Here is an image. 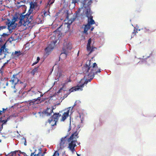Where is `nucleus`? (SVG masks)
I'll return each instance as SVG.
<instances>
[{
  "instance_id": "nucleus-1",
  "label": "nucleus",
  "mask_w": 156,
  "mask_h": 156,
  "mask_svg": "<svg viewBox=\"0 0 156 156\" xmlns=\"http://www.w3.org/2000/svg\"><path fill=\"white\" fill-rule=\"evenodd\" d=\"M37 6V2H31L30 3V8L29 12L25 15H23L24 13L19 15V16L17 17H14V22H11L9 20H8V21L5 22L6 25H8V29H9L12 25L14 23L17 21L18 19L19 20L18 24L21 26L23 25L27 28L31 29L35 25L33 20L34 19L33 15L31 14L33 9Z\"/></svg>"
},
{
  "instance_id": "nucleus-2",
  "label": "nucleus",
  "mask_w": 156,
  "mask_h": 156,
  "mask_svg": "<svg viewBox=\"0 0 156 156\" xmlns=\"http://www.w3.org/2000/svg\"><path fill=\"white\" fill-rule=\"evenodd\" d=\"M91 60H88L85 65L82 67L83 72L85 75L84 77L87 79V81H85L84 83L80 86L72 87L69 90L68 94L65 95L64 97H66L71 92L78 90L81 87H83L85 83L87 84L88 82H90L93 79L95 74L100 72V69H98L96 63H93L92 65H91Z\"/></svg>"
},
{
  "instance_id": "nucleus-3",
  "label": "nucleus",
  "mask_w": 156,
  "mask_h": 156,
  "mask_svg": "<svg viewBox=\"0 0 156 156\" xmlns=\"http://www.w3.org/2000/svg\"><path fill=\"white\" fill-rule=\"evenodd\" d=\"M70 108V107L68 108L66 111L62 113V115L61 114H59V113H54L53 115L48 119L47 122L48 123L50 124L52 127L56 126V125L57 122L59 117L61 116V118L60 119V121L61 122L64 121L69 116V110Z\"/></svg>"
},
{
  "instance_id": "nucleus-4",
  "label": "nucleus",
  "mask_w": 156,
  "mask_h": 156,
  "mask_svg": "<svg viewBox=\"0 0 156 156\" xmlns=\"http://www.w3.org/2000/svg\"><path fill=\"white\" fill-rule=\"evenodd\" d=\"M78 133L77 131H76L68 139L67 141L68 143V148L73 152L75 151V147L76 146L77 139L78 138Z\"/></svg>"
},
{
  "instance_id": "nucleus-5",
  "label": "nucleus",
  "mask_w": 156,
  "mask_h": 156,
  "mask_svg": "<svg viewBox=\"0 0 156 156\" xmlns=\"http://www.w3.org/2000/svg\"><path fill=\"white\" fill-rule=\"evenodd\" d=\"M18 76L19 75L18 74L13 75L11 78V80L10 81L15 85H20L23 87H26L25 84L20 80L18 78Z\"/></svg>"
},
{
  "instance_id": "nucleus-6",
  "label": "nucleus",
  "mask_w": 156,
  "mask_h": 156,
  "mask_svg": "<svg viewBox=\"0 0 156 156\" xmlns=\"http://www.w3.org/2000/svg\"><path fill=\"white\" fill-rule=\"evenodd\" d=\"M72 46L71 43L65 42L63 44V53L67 55L69 51L71 50Z\"/></svg>"
},
{
  "instance_id": "nucleus-7",
  "label": "nucleus",
  "mask_w": 156,
  "mask_h": 156,
  "mask_svg": "<svg viewBox=\"0 0 156 156\" xmlns=\"http://www.w3.org/2000/svg\"><path fill=\"white\" fill-rule=\"evenodd\" d=\"M95 22L94 20L92 19V17L90 19L87 20V24L84 25V33L85 34H88L87 31L91 28V25L94 24Z\"/></svg>"
},
{
  "instance_id": "nucleus-8",
  "label": "nucleus",
  "mask_w": 156,
  "mask_h": 156,
  "mask_svg": "<svg viewBox=\"0 0 156 156\" xmlns=\"http://www.w3.org/2000/svg\"><path fill=\"white\" fill-rule=\"evenodd\" d=\"M54 108H47L46 109L44 110L42 112H39L40 115L42 116H49L51 115L53 112Z\"/></svg>"
},
{
  "instance_id": "nucleus-9",
  "label": "nucleus",
  "mask_w": 156,
  "mask_h": 156,
  "mask_svg": "<svg viewBox=\"0 0 156 156\" xmlns=\"http://www.w3.org/2000/svg\"><path fill=\"white\" fill-rule=\"evenodd\" d=\"M67 136L62 137L61 139V141L59 143L60 148L61 149H63L64 147H66L68 144L67 138Z\"/></svg>"
},
{
  "instance_id": "nucleus-10",
  "label": "nucleus",
  "mask_w": 156,
  "mask_h": 156,
  "mask_svg": "<svg viewBox=\"0 0 156 156\" xmlns=\"http://www.w3.org/2000/svg\"><path fill=\"white\" fill-rule=\"evenodd\" d=\"M55 43L54 42H51L49 44L47 47L45 48L44 50L46 54H47V55H49L52 51L55 46Z\"/></svg>"
},
{
  "instance_id": "nucleus-11",
  "label": "nucleus",
  "mask_w": 156,
  "mask_h": 156,
  "mask_svg": "<svg viewBox=\"0 0 156 156\" xmlns=\"http://www.w3.org/2000/svg\"><path fill=\"white\" fill-rule=\"evenodd\" d=\"M44 17L42 13H39L35 20V23L37 24L43 23L44 20Z\"/></svg>"
},
{
  "instance_id": "nucleus-12",
  "label": "nucleus",
  "mask_w": 156,
  "mask_h": 156,
  "mask_svg": "<svg viewBox=\"0 0 156 156\" xmlns=\"http://www.w3.org/2000/svg\"><path fill=\"white\" fill-rule=\"evenodd\" d=\"M91 42V38L89 39L88 40V43L87 46V51L89 52L88 55H90L94 50V49L96 48L95 47H90V44Z\"/></svg>"
},
{
  "instance_id": "nucleus-13",
  "label": "nucleus",
  "mask_w": 156,
  "mask_h": 156,
  "mask_svg": "<svg viewBox=\"0 0 156 156\" xmlns=\"http://www.w3.org/2000/svg\"><path fill=\"white\" fill-rule=\"evenodd\" d=\"M75 18H73L69 19V15L67 14L66 19L65 20V24H67V27L69 28L70 25L75 20Z\"/></svg>"
},
{
  "instance_id": "nucleus-14",
  "label": "nucleus",
  "mask_w": 156,
  "mask_h": 156,
  "mask_svg": "<svg viewBox=\"0 0 156 156\" xmlns=\"http://www.w3.org/2000/svg\"><path fill=\"white\" fill-rule=\"evenodd\" d=\"M85 8L86 9V12H85L86 16L88 18V20L90 19L91 17L93 18V16H91L90 13V7L88 6L86 7L85 6Z\"/></svg>"
},
{
  "instance_id": "nucleus-15",
  "label": "nucleus",
  "mask_w": 156,
  "mask_h": 156,
  "mask_svg": "<svg viewBox=\"0 0 156 156\" xmlns=\"http://www.w3.org/2000/svg\"><path fill=\"white\" fill-rule=\"evenodd\" d=\"M41 97H38L37 98L33 99L30 101L29 104L30 105H33L35 104H38L40 102Z\"/></svg>"
},
{
  "instance_id": "nucleus-16",
  "label": "nucleus",
  "mask_w": 156,
  "mask_h": 156,
  "mask_svg": "<svg viewBox=\"0 0 156 156\" xmlns=\"http://www.w3.org/2000/svg\"><path fill=\"white\" fill-rule=\"evenodd\" d=\"M6 46L5 44H3L2 45L0 48V55H1L2 54V52L4 53V54L6 55V52L8 53L7 52V51L8 50V49L7 48H6Z\"/></svg>"
},
{
  "instance_id": "nucleus-17",
  "label": "nucleus",
  "mask_w": 156,
  "mask_h": 156,
  "mask_svg": "<svg viewBox=\"0 0 156 156\" xmlns=\"http://www.w3.org/2000/svg\"><path fill=\"white\" fill-rule=\"evenodd\" d=\"M9 117L7 119L5 120H2V117H0V119H1V123H2V126L0 127V131H2L3 128V125L4 124H6V122H7L9 119Z\"/></svg>"
},
{
  "instance_id": "nucleus-18",
  "label": "nucleus",
  "mask_w": 156,
  "mask_h": 156,
  "mask_svg": "<svg viewBox=\"0 0 156 156\" xmlns=\"http://www.w3.org/2000/svg\"><path fill=\"white\" fill-rule=\"evenodd\" d=\"M38 69V67L34 68L30 73V74H31V75L34 76L35 73L37 72Z\"/></svg>"
},
{
  "instance_id": "nucleus-19",
  "label": "nucleus",
  "mask_w": 156,
  "mask_h": 156,
  "mask_svg": "<svg viewBox=\"0 0 156 156\" xmlns=\"http://www.w3.org/2000/svg\"><path fill=\"white\" fill-rule=\"evenodd\" d=\"M81 9L80 8L78 9L76 12V17H78L79 16L80 13V12Z\"/></svg>"
},
{
  "instance_id": "nucleus-20",
  "label": "nucleus",
  "mask_w": 156,
  "mask_h": 156,
  "mask_svg": "<svg viewBox=\"0 0 156 156\" xmlns=\"http://www.w3.org/2000/svg\"><path fill=\"white\" fill-rule=\"evenodd\" d=\"M71 82V80L70 78H67V80L65 81V82L63 83L62 85L63 86H65L66 84H67V83L69 82Z\"/></svg>"
},
{
  "instance_id": "nucleus-21",
  "label": "nucleus",
  "mask_w": 156,
  "mask_h": 156,
  "mask_svg": "<svg viewBox=\"0 0 156 156\" xmlns=\"http://www.w3.org/2000/svg\"><path fill=\"white\" fill-rule=\"evenodd\" d=\"M55 0H48V3L49 5H52L53 3L55 2Z\"/></svg>"
},
{
  "instance_id": "nucleus-22",
  "label": "nucleus",
  "mask_w": 156,
  "mask_h": 156,
  "mask_svg": "<svg viewBox=\"0 0 156 156\" xmlns=\"http://www.w3.org/2000/svg\"><path fill=\"white\" fill-rule=\"evenodd\" d=\"M137 29L135 28L133 30V36H134L136 35V33H137Z\"/></svg>"
},
{
  "instance_id": "nucleus-23",
  "label": "nucleus",
  "mask_w": 156,
  "mask_h": 156,
  "mask_svg": "<svg viewBox=\"0 0 156 156\" xmlns=\"http://www.w3.org/2000/svg\"><path fill=\"white\" fill-rule=\"evenodd\" d=\"M7 27L6 26H0V31L4 29H6Z\"/></svg>"
},
{
  "instance_id": "nucleus-24",
  "label": "nucleus",
  "mask_w": 156,
  "mask_h": 156,
  "mask_svg": "<svg viewBox=\"0 0 156 156\" xmlns=\"http://www.w3.org/2000/svg\"><path fill=\"white\" fill-rule=\"evenodd\" d=\"M54 156H59V153L58 151H55L53 154Z\"/></svg>"
},
{
  "instance_id": "nucleus-25",
  "label": "nucleus",
  "mask_w": 156,
  "mask_h": 156,
  "mask_svg": "<svg viewBox=\"0 0 156 156\" xmlns=\"http://www.w3.org/2000/svg\"><path fill=\"white\" fill-rule=\"evenodd\" d=\"M1 36V37L0 38H1V39H2V38L3 37H6V36H8V34H6V33H3V34L2 35H0V36Z\"/></svg>"
},
{
  "instance_id": "nucleus-26",
  "label": "nucleus",
  "mask_w": 156,
  "mask_h": 156,
  "mask_svg": "<svg viewBox=\"0 0 156 156\" xmlns=\"http://www.w3.org/2000/svg\"><path fill=\"white\" fill-rule=\"evenodd\" d=\"M22 141L23 142H24V145H27V144H26V139L25 138H24L23 137V138H22Z\"/></svg>"
},
{
  "instance_id": "nucleus-27",
  "label": "nucleus",
  "mask_w": 156,
  "mask_h": 156,
  "mask_svg": "<svg viewBox=\"0 0 156 156\" xmlns=\"http://www.w3.org/2000/svg\"><path fill=\"white\" fill-rule=\"evenodd\" d=\"M20 51H16L14 52L15 55H17V56H18L20 55Z\"/></svg>"
},
{
  "instance_id": "nucleus-28",
  "label": "nucleus",
  "mask_w": 156,
  "mask_h": 156,
  "mask_svg": "<svg viewBox=\"0 0 156 156\" xmlns=\"http://www.w3.org/2000/svg\"><path fill=\"white\" fill-rule=\"evenodd\" d=\"M16 151H15L13 152H12L11 154V155L12 156H15Z\"/></svg>"
},
{
  "instance_id": "nucleus-29",
  "label": "nucleus",
  "mask_w": 156,
  "mask_h": 156,
  "mask_svg": "<svg viewBox=\"0 0 156 156\" xmlns=\"http://www.w3.org/2000/svg\"><path fill=\"white\" fill-rule=\"evenodd\" d=\"M42 14H43V15H44V16H46L48 15V12L44 11V13Z\"/></svg>"
},
{
  "instance_id": "nucleus-30",
  "label": "nucleus",
  "mask_w": 156,
  "mask_h": 156,
  "mask_svg": "<svg viewBox=\"0 0 156 156\" xmlns=\"http://www.w3.org/2000/svg\"><path fill=\"white\" fill-rule=\"evenodd\" d=\"M64 86H62V87L60 88V89L58 91V93H60L61 92V90H62V89H63V87H64Z\"/></svg>"
},
{
  "instance_id": "nucleus-31",
  "label": "nucleus",
  "mask_w": 156,
  "mask_h": 156,
  "mask_svg": "<svg viewBox=\"0 0 156 156\" xmlns=\"http://www.w3.org/2000/svg\"><path fill=\"white\" fill-rule=\"evenodd\" d=\"M2 109V113H4L5 111H6V110H7V108H3Z\"/></svg>"
},
{
  "instance_id": "nucleus-32",
  "label": "nucleus",
  "mask_w": 156,
  "mask_h": 156,
  "mask_svg": "<svg viewBox=\"0 0 156 156\" xmlns=\"http://www.w3.org/2000/svg\"><path fill=\"white\" fill-rule=\"evenodd\" d=\"M38 62L36 61V62L33 63V64H32V66H33L34 65H36V64H37Z\"/></svg>"
},
{
  "instance_id": "nucleus-33",
  "label": "nucleus",
  "mask_w": 156,
  "mask_h": 156,
  "mask_svg": "<svg viewBox=\"0 0 156 156\" xmlns=\"http://www.w3.org/2000/svg\"><path fill=\"white\" fill-rule=\"evenodd\" d=\"M22 154L24 156H27V154L24 152H23Z\"/></svg>"
},
{
  "instance_id": "nucleus-34",
  "label": "nucleus",
  "mask_w": 156,
  "mask_h": 156,
  "mask_svg": "<svg viewBox=\"0 0 156 156\" xmlns=\"http://www.w3.org/2000/svg\"><path fill=\"white\" fill-rule=\"evenodd\" d=\"M40 60V58L39 57H37V61L38 62Z\"/></svg>"
},
{
  "instance_id": "nucleus-35",
  "label": "nucleus",
  "mask_w": 156,
  "mask_h": 156,
  "mask_svg": "<svg viewBox=\"0 0 156 156\" xmlns=\"http://www.w3.org/2000/svg\"><path fill=\"white\" fill-rule=\"evenodd\" d=\"M20 2H23L20 1V2H16V4H17V5H19L20 3Z\"/></svg>"
},
{
  "instance_id": "nucleus-36",
  "label": "nucleus",
  "mask_w": 156,
  "mask_h": 156,
  "mask_svg": "<svg viewBox=\"0 0 156 156\" xmlns=\"http://www.w3.org/2000/svg\"><path fill=\"white\" fill-rule=\"evenodd\" d=\"M22 6V5H17V6L18 7V8H20Z\"/></svg>"
},
{
  "instance_id": "nucleus-37",
  "label": "nucleus",
  "mask_w": 156,
  "mask_h": 156,
  "mask_svg": "<svg viewBox=\"0 0 156 156\" xmlns=\"http://www.w3.org/2000/svg\"><path fill=\"white\" fill-rule=\"evenodd\" d=\"M3 42V40L1 39V38H0V43L2 42Z\"/></svg>"
},
{
  "instance_id": "nucleus-38",
  "label": "nucleus",
  "mask_w": 156,
  "mask_h": 156,
  "mask_svg": "<svg viewBox=\"0 0 156 156\" xmlns=\"http://www.w3.org/2000/svg\"><path fill=\"white\" fill-rule=\"evenodd\" d=\"M1 119H0V127H1V126H2V123H1Z\"/></svg>"
},
{
  "instance_id": "nucleus-39",
  "label": "nucleus",
  "mask_w": 156,
  "mask_h": 156,
  "mask_svg": "<svg viewBox=\"0 0 156 156\" xmlns=\"http://www.w3.org/2000/svg\"><path fill=\"white\" fill-rule=\"evenodd\" d=\"M94 29V27H91L90 29L91 31H92Z\"/></svg>"
},
{
  "instance_id": "nucleus-40",
  "label": "nucleus",
  "mask_w": 156,
  "mask_h": 156,
  "mask_svg": "<svg viewBox=\"0 0 156 156\" xmlns=\"http://www.w3.org/2000/svg\"><path fill=\"white\" fill-rule=\"evenodd\" d=\"M18 151V152H19V153L20 154H22V153L23 152H21L20 151Z\"/></svg>"
},
{
  "instance_id": "nucleus-41",
  "label": "nucleus",
  "mask_w": 156,
  "mask_h": 156,
  "mask_svg": "<svg viewBox=\"0 0 156 156\" xmlns=\"http://www.w3.org/2000/svg\"><path fill=\"white\" fill-rule=\"evenodd\" d=\"M45 153H46L45 152H43V153L42 154L41 156H44V154Z\"/></svg>"
},
{
  "instance_id": "nucleus-42",
  "label": "nucleus",
  "mask_w": 156,
  "mask_h": 156,
  "mask_svg": "<svg viewBox=\"0 0 156 156\" xmlns=\"http://www.w3.org/2000/svg\"><path fill=\"white\" fill-rule=\"evenodd\" d=\"M2 111L0 110V115L2 114Z\"/></svg>"
},
{
  "instance_id": "nucleus-43",
  "label": "nucleus",
  "mask_w": 156,
  "mask_h": 156,
  "mask_svg": "<svg viewBox=\"0 0 156 156\" xmlns=\"http://www.w3.org/2000/svg\"><path fill=\"white\" fill-rule=\"evenodd\" d=\"M32 93H33V95H36L35 93H34V92H32Z\"/></svg>"
},
{
  "instance_id": "nucleus-44",
  "label": "nucleus",
  "mask_w": 156,
  "mask_h": 156,
  "mask_svg": "<svg viewBox=\"0 0 156 156\" xmlns=\"http://www.w3.org/2000/svg\"><path fill=\"white\" fill-rule=\"evenodd\" d=\"M59 76H61V73H59Z\"/></svg>"
},
{
  "instance_id": "nucleus-45",
  "label": "nucleus",
  "mask_w": 156,
  "mask_h": 156,
  "mask_svg": "<svg viewBox=\"0 0 156 156\" xmlns=\"http://www.w3.org/2000/svg\"><path fill=\"white\" fill-rule=\"evenodd\" d=\"M16 92V90H14V92H15V93Z\"/></svg>"
},
{
  "instance_id": "nucleus-46",
  "label": "nucleus",
  "mask_w": 156,
  "mask_h": 156,
  "mask_svg": "<svg viewBox=\"0 0 156 156\" xmlns=\"http://www.w3.org/2000/svg\"><path fill=\"white\" fill-rule=\"evenodd\" d=\"M1 142V140L0 139V142Z\"/></svg>"
},
{
  "instance_id": "nucleus-47",
  "label": "nucleus",
  "mask_w": 156,
  "mask_h": 156,
  "mask_svg": "<svg viewBox=\"0 0 156 156\" xmlns=\"http://www.w3.org/2000/svg\"><path fill=\"white\" fill-rule=\"evenodd\" d=\"M77 155L78 156H79V155L78 154H77Z\"/></svg>"
},
{
  "instance_id": "nucleus-48",
  "label": "nucleus",
  "mask_w": 156,
  "mask_h": 156,
  "mask_svg": "<svg viewBox=\"0 0 156 156\" xmlns=\"http://www.w3.org/2000/svg\"><path fill=\"white\" fill-rule=\"evenodd\" d=\"M79 51H78V54H77L78 55V54H79Z\"/></svg>"
},
{
  "instance_id": "nucleus-49",
  "label": "nucleus",
  "mask_w": 156,
  "mask_h": 156,
  "mask_svg": "<svg viewBox=\"0 0 156 156\" xmlns=\"http://www.w3.org/2000/svg\"><path fill=\"white\" fill-rule=\"evenodd\" d=\"M18 155H19V156H20V154H18Z\"/></svg>"
},
{
  "instance_id": "nucleus-50",
  "label": "nucleus",
  "mask_w": 156,
  "mask_h": 156,
  "mask_svg": "<svg viewBox=\"0 0 156 156\" xmlns=\"http://www.w3.org/2000/svg\"><path fill=\"white\" fill-rule=\"evenodd\" d=\"M80 89L81 90H83V89Z\"/></svg>"
},
{
  "instance_id": "nucleus-51",
  "label": "nucleus",
  "mask_w": 156,
  "mask_h": 156,
  "mask_svg": "<svg viewBox=\"0 0 156 156\" xmlns=\"http://www.w3.org/2000/svg\"><path fill=\"white\" fill-rule=\"evenodd\" d=\"M52 156H54V155H53Z\"/></svg>"
}]
</instances>
